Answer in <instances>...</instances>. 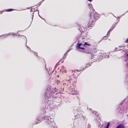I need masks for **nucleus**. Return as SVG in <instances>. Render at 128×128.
Here are the masks:
<instances>
[{
	"mask_svg": "<svg viewBox=\"0 0 128 128\" xmlns=\"http://www.w3.org/2000/svg\"><path fill=\"white\" fill-rule=\"evenodd\" d=\"M99 18V15L97 13H91L89 21L88 22V25L90 26H92L95 22Z\"/></svg>",
	"mask_w": 128,
	"mask_h": 128,
	"instance_id": "1",
	"label": "nucleus"
},
{
	"mask_svg": "<svg viewBox=\"0 0 128 128\" xmlns=\"http://www.w3.org/2000/svg\"><path fill=\"white\" fill-rule=\"evenodd\" d=\"M128 107L126 103L124 101H123L120 103L117 110L120 112H125L127 111Z\"/></svg>",
	"mask_w": 128,
	"mask_h": 128,
	"instance_id": "2",
	"label": "nucleus"
},
{
	"mask_svg": "<svg viewBox=\"0 0 128 128\" xmlns=\"http://www.w3.org/2000/svg\"><path fill=\"white\" fill-rule=\"evenodd\" d=\"M73 112L75 114L74 115L76 118L82 117L84 113V112L81 110L78 109L74 111Z\"/></svg>",
	"mask_w": 128,
	"mask_h": 128,
	"instance_id": "3",
	"label": "nucleus"
},
{
	"mask_svg": "<svg viewBox=\"0 0 128 128\" xmlns=\"http://www.w3.org/2000/svg\"><path fill=\"white\" fill-rule=\"evenodd\" d=\"M86 46H90V44H88L87 42H85L82 44L81 43H78L76 46V48L78 50H85V49L84 47Z\"/></svg>",
	"mask_w": 128,
	"mask_h": 128,
	"instance_id": "4",
	"label": "nucleus"
},
{
	"mask_svg": "<svg viewBox=\"0 0 128 128\" xmlns=\"http://www.w3.org/2000/svg\"><path fill=\"white\" fill-rule=\"evenodd\" d=\"M70 86V88L68 90V92L70 94L72 95L76 94H77V91L75 90V89L72 88V86H73V84H72Z\"/></svg>",
	"mask_w": 128,
	"mask_h": 128,
	"instance_id": "5",
	"label": "nucleus"
},
{
	"mask_svg": "<svg viewBox=\"0 0 128 128\" xmlns=\"http://www.w3.org/2000/svg\"><path fill=\"white\" fill-rule=\"evenodd\" d=\"M81 71H82V70H77L76 71L75 70L74 72L73 70H72V72L73 73V76H74V77L75 78H76L80 74V73H77V72H79Z\"/></svg>",
	"mask_w": 128,
	"mask_h": 128,
	"instance_id": "6",
	"label": "nucleus"
},
{
	"mask_svg": "<svg viewBox=\"0 0 128 128\" xmlns=\"http://www.w3.org/2000/svg\"><path fill=\"white\" fill-rule=\"evenodd\" d=\"M14 34V33H13L10 32L8 34H2V35L0 36V37H1V38H6L8 36L12 34Z\"/></svg>",
	"mask_w": 128,
	"mask_h": 128,
	"instance_id": "7",
	"label": "nucleus"
},
{
	"mask_svg": "<svg viewBox=\"0 0 128 128\" xmlns=\"http://www.w3.org/2000/svg\"><path fill=\"white\" fill-rule=\"evenodd\" d=\"M66 80L68 82V86H70V81H71V80L70 79V76H66Z\"/></svg>",
	"mask_w": 128,
	"mask_h": 128,
	"instance_id": "8",
	"label": "nucleus"
},
{
	"mask_svg": "<svg viewBox=\"0 0 128 128\" xmlns=\"http://www.w3.org/2000/svg\"><path fill=\"white\" fill-rule=\"evenodd\" d=\"M60 71L61 72H65V73H66L67 72V71L66 70V68L64 67V66H62V69L60 70Z\"/></svg>",
	"mask_w": 128,
	"mask_h": 128,
	"instance_id": "9",
	"label": "nucleus"
},
{
	"mask_svg": "<svg viewBox=\"0 0 128 128\" xmlns=\"http://www.w3.org/2000/svg\"><path fill=\"white\" fill-rule=\"evenodd\" d=\"M92 62L90 63V62L87 64L86 66L82 70L83 71L84 70H85L86 68H88V67L90 66H91L92 64Z\"/></svg>",
	"mask_w": 128,
	"mask_h": 128,
	"instance_id": "10",
	"label": "nucleus"
},
{
	"mask_svg": "<svg viewBox=\"0 0 128 128\" xmlns=\"http://www.w3.org/2000/svg\"><path fill=\"white\" fill-rule=\"evenodd\" d=\"M88 53L89 54V56H90V57L91 58V60H92L94 58V57L95 56L94 54H92L88 52Z\"/></svg>",
	"mask_w": 128,
	"mask_h": 128,
	"instance_id": "11",
	"label": "nucleus"
},
{
	"mask_svg": "<svg viewBox=\"0 0 128 128\" xmlns=\"http://www.w3.org/2000/svg\"><path fill=\"white\" fill-rule=\"evenodd\" d=\"M79 30L81 33H82V32H83L85 31V29L84 27L80 28H79Z\"/></svg>",
	"mask_w": 128,
	"mask_h": 128,
	"instance_id": "12",
	"label": "nucleus"
},
{
	"mask_svg": "<svg viewBox=\"0 0 128 128\" xmlns=\"http://www.w3.org/2000/svg\"><path fill=\"white\" fill-rule=\"evenodd\" d=\"M116 128H124V126L123 125L120 124L117 126Z\"/></svg>",
	"mask_w": 128,
	"mask_h": 128,
	"instance_id": "13",
	"label": "nucleus"
},
{
	"mask_svg": "<svg viewBox=\"0 0 128 128\" xmlns=\"http://www.w3.org/2000/svg\"><path fill=\"white\" fill-rule=\"evenodd\" d=\"M14 10H16L12 9H6L5 10V11L7 12H9L12 11Z\"/></svg>",
	"mask_w": 128,
	"mask_h": 128,
	"instance_id": "14",
	"label": "nucleus"
},
{
	"mask_svg": "<svg viewBox=\"0 0 128 128\" xmlns=\"http://www.w3.org/2000/svg\"><path fill=\"white\" fill-rule=\"evenodd\" d=\"M117 24V23H116L114 24L112 27V28H110V31H112L113 29L116 27V24Z\"/></svg>",
	"mask_w": 128,
	"mask_h": 128,
	"instance_id": "15",
	"label": "nucleus"
},
{
	"mask_svg": "<svg viewBox=\"0 0 128 128\" xmlns=\"http://www.w3.org/2000/svg\"><path fill=\"white\" fill-rule=\"evenodd\" d=\"M70 49H69V50H68V51H67V52H66V53L64 55V56L63 58V59H65V58H66V56H67V55H66V54L68 52H69L70 51Z\"/></svg>",
	"mask_w": 128,
	"mask_h": 128,
	"instance_id": "16",
	"label": "nucleus"
},
{
	"mask_svg": "<svg viewBox=\"0 0 128 128\" xmlns=\"http://www.w3.org/2000/svg\"><path fill=\"white\" fill-rule=\"evenodd\" d=\"M37 10V8H36V10L34 8L31 9L30 11L31 12H34L36 11Z\"/></svg>",
	"mask_w": 128,
	"mask_h": 128,
	"instance_id": "17",
	"label": "nucleus"
},
{
	"mask_svg": "<svg viewBox=\"0 0 128 128\" xmlns=\"http://www.w3.org/2000/svg\"><path fill=\"white\" fill-rule=\"evenodd\" d=\"M82 117L84 120L85 121H87V118L86 117L84 116L83 115V116H82Z\"/></svg>",
	"mask_w": 128,
	"mask_h": 128,
	"instance_id": "18",
	"label": "nucleus"
},
{
	"mask_svg": "<svg viewBox=\"0 0 128 128\" xmlns=\"http://www.w3.org/2000/svg\"><path fill=\"white\" fill-rule=\"evenodd\" d=\"M110 123L109 122L108 123L106 128H108Z\"/></svg>",
	"mask_w": 128,
	"mask_h": 128,
	"instance_id": "19",
	"label": "nucleus"
},
{
	"mask_svg": "<svg viewBox=\"0 0 128 128\" xmlns=\"http://www.w3.org/2000/svg\"><path fill=\"white\" fill-rule=\"evenodd\" d=\"M111 31H110V30L107 33V34H106V35L107 36L108 35L109 36V34L110 33V32Z\"/></svg>",
	"mask_w": 128,
	"mask_h": 128,
	"instance_id": "20",
	"label": "nucleus"
},
{
	"mask_svg": "<svg viewBox=\"0 0 128 128\" xmlns=\"http://www.w3.org/2000/svg\"><path fill=\"white\" fill-rule=\"evenodd\" d=\"M108 38V37L107 36H104L103 39L104 40H106Z\"/></svg>",
	"mask_w": 128,
	"mask_h": 128,
	"instance_id": "21",
	"label": "nucleus"
},
{
	"mask_svg": "<svg viewBox=\"0 0 128 128\" xmlns=\"http://www.w3.org/2000/svg\"><path fill=\"white\" fill-rule=\"evenodd\" d=\"M46 68V65H45V68L46 70V71L48 72H49L50 70V68H49V69H48V68Z\"/></svg>",
	"mask_w": 128,
	"mask_h": 128,
	"instance_id": "22",
	"label": "nucleus"
},
{
	"mask_svg": "<svg viewBox=\"0 0 128 128\" xmlns=\"http://www.w3.org/2000/svg\"><path fill=\"white\" fill-rule=\"evenodd\" d=\"M92 114H96V111L93 110L92 111Z\"/></svg>",
	"mask_w": 128,
	"mask_h": 128,
	"instance_id": "23",
	"label": "nucleus"
},
{
	"mask_svg": "<svg viewBox=\"0 0 128 128\" xmlns=\"http://www.w3.org/2000/svg\"><path fill=\"white\" fill-rule=\"evenodd\" d=\"M44 0H42L39 3L38 5L39 6H40V5L42 2H44Z\"/></svg>",
	"mask_w": 128,
	"mask_h": 128,
	"instance_id": "24",
	"label": "nucleus"
},
{
	"mask_svg": "<svg viewBox=\"0 0 128 128\" xmlns=\"http://www.w3.org/2000/svg\"><path fill=\"white\" fill-rule=\"evenodd\" d=\"M119 47L122 48L123 49H124L125 48V46H119Z\"/></svg>",
	"mask_w": 128,
	"mask_h": 128,
	"instance_id": "25",
	"label": "nucleus"
},
{
	"mask_svg": "<svg viewBox=\"0 0 128 128\" xmlns=\"http://www.w3.org/2000/svg\"><path fill=\"white\" fill-rule=\"evenodd\" d=\"M59 65V64L58 63L56 65V66L55 67V68H56L57 67V66Z\"/></svg>",
	"mask_w": 128,
	"mask_h": 128,
	"instance_id": "26",
	"label": "nucleus"
},
{
	"mask_svg": "<svg viewBox=\"0 0 128 128\" xmlns=\"http://www.w3.org/2000/svg\"><path fill=\"white\" fill-rule=\"evenodd\" d=\"M32 52H34V53L35 54H36V56H38V53H37V52H34L33 51H32Z\"/></svg>",
	"mask_w": 128,
	"mask_h": 128,
	"instance_id": "27",
	"label": "nucleus"
},
{
	"mask_svg": "<svg viewBox=\"0 0 128 128\" xmlns=\"http://www.w3.org/2000/svg\"><path fill=\"white\" fill-rule=\"evenodd\" d=\"M58 89L56 88H55L54 90V91H55V92H56L58 91Z\"/></svg>",
	"mask_w": 128,
	"mask_h": 128,
	"instance_id": "28",
	"label": "nucleus"
},
{
	"mask_svg": "<svg viewBox=\"0 0 128 128\" xmlns=\"http://www.w3.org/2000/svg\"><path fill=\"white\" fill-rule=\"evenodd\" d=\"M125 42L128 43V38L125 41Z\"/></svg>",
	"mask_w": 128,
	"mask_h": 128,
	"instance_id": "29",
	"label": "nucleus"
},
{
	"mask_svg": "<svg viewBox=\"0 0 128 128\" xmlns=\"http://www.w3.org/2000/svg\"><path fill=\"white\" fill-rule=\"evenodd\" d=\"M4 12V11L0 12V14H2V12Z\"/></svg>",
	"mask_w": 128,
	"mask_h": 128,
	"instance_id": "30",
	"label": "nucleus"
},
{
	"mask_svg": "<svg viewBox=\"0 0 128 128\" xmlns=\"http://www.w3.org/2000/svg\"><path fill=\"white\" fill-rule=\"evenodd\" d=\"M26 46L28 48H29V49H30V50L31 51H32L31 50V49H30V48L29 47H28V46Z\"/></svg>",
	"mask_w": 128,
	"mask_h": 128,
	"instance_id": "31",
	"label": "nucleus"
},
{
	"mask_svg": "<svg viewBox=\"0 0 128 128\" xmlns=\"http://www.w3.org/2000/svg\"><path fill=\"white\" fill-rule=\"evenodd\" d=\"M60 91L61 92H62V88L60 89Z\"/></svg>",
	"mask_w": 128,
	"mask_h": 128,
	"instance_id": "32",
	"label": "nucleus"
},
{
	"mask_svg": "<svg viewBox=\"0 0 128 128\" xmlns=\"http://www.w3.org/2000/svg\"><path fill=\"white\" fill-rule=\"evenodd\" d=\"M122 49H118V51H120V50H122Z\"/></svg>",
	"mask_w": 128,
	"mask_h": 128,
	"instance_id": "33",
	"label": "nucleus"
},
{
	"mask_svg": "<svg viewBox=\"0 0 128 128\" xmlns=\"http://www.w3.org/2000/svg\"><path fill=\"white\" fill-rule=\"evenodd\" d=\"M21 36H24V38H25L26 39V41H27V39H26V37L25 36H23V35Z\"/></svg>",
	"mask_w": 128,
	"mask_h": 128,
	"instance_id": "34",
	"label": "nucleus"
},
{
	"mask_svg": "<svg viewBox=\"0 0 128 128\" xmlns=\"http://www.w3.org/2000/svg\"><path fill=\"white\" fill-rule=\"evenodd\" d=\"M116 48H115V50H114V51H115L116 50Z\"/></svg>",
	"mask_w": 128,
	"mask_h": 128,
	"instance_id": "35",
	"label": "nucleus"
},
{
	"mask_svg": "<svg viewBox=\"0 0 128 128\" xmlns=\"http://www.w3.org/2000/svg\"><path fill=\"white\" fill-rule=\"evenodd\" d=\"M38 16H40V18H42L39 15V11H38Z\"/></svg>",
	"mask_w": 128,
	"mask_h": 128,
	"instance_id": "36",
	"label": "nucleus"
},
{
	"mask_svg": "<svg viewBox=\"0 0 128 128\" xmlns=\"http://www.w3.org/2000/svg\"><path fill=\"white\" fill-rule=\"evenodd\" d=\"M16 34L17 33H16V34H14L13 35L14 36V35H16Z\"/></svg>",
	"mask_w": 128,
	"mask_h": 128,
	"instance_id": "37",
	"label": "nucleus"
},
{
	"mask_svg": "<svg viewBox=\"0 0 128 128\" xmlns=\"http://www.w3.org/2000/svg\"><path fill=\"white\" fill-rule=\"evenodd\" d=\"M118 20V22L116 23H117L119 22V20L118 19V20Z\"/></svg>",
	"mask_w": 128,
	"mask_h": 128,
	"instance_id": "38",
	"label": "nucleus"
},
{
	"mask_svg": "<svg viewBox=\"0 0 128 128\" xmlns=\"http://www.w3.org/2000/svg\"><path fill=\"white\" fill-rule=\"evenodd\" d=\"M118 20V22L116 23H117L119 22V20L118 19V20Z\"/></svg>",
	"mask_w": 128,
	"mask_h": 128,
	"instance_id": "39",
	"label": "nucleus"
},
{
	"mask_svg": "<svg viewBox=\"0 0 128 128\" xmlns=\"http://www.w3.org/2000/svg\"><path fill=\"white\" fill-rule=\"evenodd\" d=\"M88 1H89L90 2H91L92 0H88Z\"/></svg>",
	"mask_w": 128,
	"mask_h": 128,
	"instance_id": "40",
	"label": "nucleus"
},
{
	"mask_svg": "<svg viewBox=\"0 0 128 128\" xmlns=\"http://www.w3.org/2000/svg\"><path fill=\"white\" fill-rule=\"evenodd\" d=\"M33 14L32 15V19H33V17L34 16V13H33Z\"/></svg>",
	"mask_w": 128,
	"mask_h": 128,
	"instance_id": "41",
	"label": "nucleus"
},
{
	"mask_svg": "<svg viewBox=\"0 0 128 128\" xmlns=\"http://www.w3.org/2000/svg\"><path fill=\"white\" fill-rule=\"evenodd\" d=\"M120 18V17H117V20H118V18Z\"/></svg>",
	"mask_w": 128,
	"mask_h": 128,
	"instance_id": "42",
	"label": "nucleus"
},
{
	"mask_svg": "<svg viewBox=\"0 0 128 128\" xmlns=\"http://www.w3.org/2000/svg\"><path fill=\"white\" fill-rule=\"evenodd\" d=\"M91 6L92 7V4H91L90 5V6Z\"/></svg>",
	"mask_w": 128,
	"mask_h": 128,
	"instance_id": "43",
	"label": "nucleus"
},
{
	"mask_svg": "<svg viewBox=\"0 0 128 128\" xmlns=\"http://www.w3.org/2000/svg\"><path fill=\"white\" fill-rule=\"evenodd\" d=\"M18 36H20V34H18Z\"/></svg>",
	"mask_w": 128,
	"mask_h": 128,
	"instance_id": "44",
	"label": "nucleus"
},
{
	"mask_svg": "<svg viewBox=\"0 0 128 128\" xmlns=\"http://www.w3.org/2000/svg\"><path fill=\"white\" fill-rule=\"evenodd\" d=\"M124 14H123L122 15V16H124Z\"/></svg>",
	"mask_w": 128,
	"mask_h": 128,
	"instance_id": "45",
	"label": "nucleus"
},
{
	"mask_svg": "<svg viewBox=\"0 0 128 128\" xmlns=\"http://www.w3.org/2000/svg\"><path fill=\"white\" fill-rule=\"evenodd\" d=\"M113 15L115 17V18H116V16H115L113 14Z\"/></svg>",
	"mask_w": 128,
	"mask_h": 128,
	"instance_id": "46",
	"label": "nucleus"
},
{
	"mask_svg": "<svg viewBox=\"0 0 128 128\" xmlns=\"http://www.w3.org/2000/svg\"><path fill=\"white\" fill-rule=\"evenodd\" d=\"M58 76L59 77V75H58Z\"/></svg>",
	"mask_w": 128,
	"mask_h": 128,
	"instance_id": "47",
	"label": "nucleus"
},
{
	"mask_svg": "<svg viewBox=\"0 0 128 128\" xmlns=\"http://www.w3.org/2000/svg\"><path fill=\"white\" fill-rule=\"evenodd\" d=\"M122 15L120 17H122Z\"/></svg>",
	"mask_w": 128,
	"mask_h": 128,
	"instance_id": "48",
	"label": "nucleus"
},
{
	"mask_svg": "<svg viewBox=\"0 0 128 128\" xmlns=\"http://www.w3.org/2000/svg\"><path fill=\"white\" fill-rule=\"evenodd\" d=\"M18 31V32L19 31Z\"/></svg>",
	"mask_w": 128,
	"mask_h": 128,
	"instance_id": "49",
	"label": "nucleus"
},
{
	"mask_svg": "<svg viewBox=\"0 0 128 128\" xmlns=\"http://www.w3.org/2000/svg\"><path fill=\"white\" fill-rule=\"evenodd\" d=\"M90 126V125H89V126Z\"/></svg>",
	"mask_w": 128,
	"mask_h": 128,
	"instance_id": "50",
	"label": "nucleus"
},
{
	"mask_svg": "<svg viewBox=\"0 0 128 128\" xmlns=\"http://www.w3.org/2000/svg\"><path fill=\"white\" fill-rule=\"evenodd\" d=\"M90 126V125H89V126Z\"/></svg>",
	"mask_w": 128,
	"mask_h": 128,
	"instance_id": "51",
	"label": "nucleus"
},
{
	"mask_svg": "<svg viewBox=\"0 0 128 128\" xmlns=\"http://www.w3.org/2000/svg\"><path fill=\"white\" fill-rule=\"evenodd\" d=\"M90 126V125H89V126Z\"/></svg>",
	"mask_w": 128,
	"mask_h": 128,
	"instance_id": "52",
	"label": "nucleus"
}]
</instances>
